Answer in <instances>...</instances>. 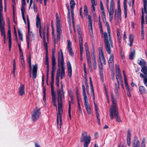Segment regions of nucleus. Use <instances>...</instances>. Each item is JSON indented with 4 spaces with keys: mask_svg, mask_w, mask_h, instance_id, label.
I'll return each mask as SVG.
<instances>
[{
    "mask_svg": "<svg viewBox=\"0 0 147 147\" xmlns=\"http://www.w3.org/2000/svg\"><path fill=\"white\" fill-rule=\"evenodd\" d=\"M121 12H117L116 10L115 11V19H117L118 20L119 18H120L121 17Z\"/></svg>",
    "mask_w": 147,
    "mask_h": 147,
    "instance_id": "nucleus-38",
    "label": "nucleus"
},
{
    "mask_svg": "<svg viewBox=\"0 0 147 147\" xmlns=\"http://www.w3.org/2000/svg\"><path fill=\"white\" fill-rule=\"evenodd\" d=\"M138 64L140 65L141 67L145 66L146 63L143 59H141L140 61L138 63Z\"/></svg>",
    "mask_w": 147,
    "mask_h": 147,
    "instance_id": "nucleus-40",
    "label": "nucleus"
},
{
    "mask_svg": "<svg viewBox=\"0 0 147 147\" xmlns=\"http://www.w3.org/2000/svg\"><path fill=\"white\" fill-rule=\"evenodd\" d=\"M3 7L1 1L0 0V24L5 23L3 17Z\"/></svg>",
    "mask_w": 147,
    "mask_h": 147,
    "instance_id": "nucleus-21",
    "label": "nucleus"
},
{
    "mask_svg": "<svg viewBox=\"0 0 147 147\" xmlns=\"http://www.w3.org/2000/svg\"><path fill=\"white\" fill-rule=\"evenodd\" d=\"M5 23L0 24V31L2 36L5 35Z\"/></svg>",
    "mask_w": 147,
    "mask_h": 147,
    "instance_id": "nucleus-24",
    "label": "nucleus"
},
{
    "mask_svg": "<svg viewBox=\"0 0 147 147\" xmlns=\"http://www.w3.org/2000/svg\"><path fill=\"white\" fill-rule=\"evenodd\" d=\"M71 10H74L75 5V3L74 0H71L70 2Z\"/></svg>",
    "mask_w": 147,
    "mask_h": 147,
    "instance_id": "nucleus-39",
    "label": "nucleus"
},
{
    "mask_svg": "<svg viewBox=\"0 0 147 147\" xmlns=\"http://www.w3.org/2000/svg\"><path fill=\"white\" fill-rule=\"evenodd\" d=\"M91 140L90 136L88 135L86 131H84L82 133L80 142L84 143V147H88V145L90 143Z\"/></svg>",
    "mask_w": 147,
    "mask_h": 147,
    "instance_id": "nucleus-4",
    "label": "nucleus"
},
{
    "mask_svg": "<svg viewBox=\"0 0 147 147\" xmlns=\"http://www.w3.org/2000/svg\"><path fill=\"white\" fill-rule=\"evenodd\" d=\"M56 67H52V73L51 76V92H55L54 91L53 85L54 82V76L55 73V71Z\"/></svg>",
    "mask_w": 147,
    "mask_h": 147,
    "instance_id": "nucleus-12",
    "label": "nucleus"
},
{
    "mask_svg": "<svg viewBox=\"0 0 147 147\" xmlns=\"http://www.w3.org/2000/svg\"><path fill=\"white\" fill-rule=\"evenodd\" d=\"M93 64L94 68V69L96 70L97 69L96 62V61H93Z\"/></svg>",
    "mask_w": 147,
    "mask_h": 147,
    "instance_id": "nucleus-60",
    "label": "nucleus"
},
{
    "mask_svg": "<svg viewBox=\"0 0 147 147\" xmlns=\"http://www.w3.org/2000/svg\"><path fill=\"white\" fill-rule=\"evenodd\" d=\"M41 114L40 109L37 107L34 109L31 118L32 121H36L38 120Z\"/></svg>",
    "mask_w": 147,
    "mask_h": 147,
    "instance_id": "nucleus-8",
    "label": "nucleus"
},
{
    "mask_svg": "<svg viewBox=\"0 0 147 147\" xmlns=\"http://www.w3.org/2000/svg\"><path fill=\"white\" fill-rule=\"evenodd\" d=\"M141 27L142 29V36H144V12L143 10V8H142V16H141Z\"/></svg>",
    "mask_w": 147,
    "mask_h": 147,
    "instance_id": "nucleus-13",
    "label": "nucleus"
},
{
    "mask_svg": "<svg viewBox=\"0 0 147 147\" xmlns=\"http://www.w3.org/2000/svg\"><path fill=\"white\" fill-rule=\"evenodd\" d=\"M56 27L57 29V40H60L61 38V34L62 33V30L61 28V24L59 17H56Z\"/></svg>",
    "mask_w": 147,
    "mask_h": 147,
    "instance_id": "nucleus-7",
    "label": "nucleus"
},
{
    "mask_svg": "<svg viewBox=\"0 0 147 147\" xmlns=\"http://www.w3.org/2000/svg\"><path fill=\"white\" fill-rule=\"evenodd\" d=\"M115 67L116 71V73H121L119 68V67L117 66V64H115Z\"/></svg>",
    "mask_w": 147,
    "mask_h": 147,
    "instance_id": "nucleus-53",
    "label": "nucleus"
},
{
    "mask_svg": "<svg viewBox=\"0 0 147 147\" xmlns=\"http://www.w3.org/2000/svg\"><path fill=\"white\" fill-rule=\"evenodd\" d=\"M88 14V10L87 9V7L85 5L84 7V14L85 15H87Z\"/></svg>",
    "mask_w": 147,
    "mask_h": 147,
    "instance_id": "nucleus-50",
    "label": "nucleus"
},
{
    "mask_svg": "<svg viewBox=\"0 0 147 147\" xmlns=\"http://www.w3.org/2000/svg\"><path fill=\"white\" fill-rule=\"evenodd\" d=\"M57 93L58 104H63V100L64 99L65 97L62 84H61V89L58 90Z\"/></svg>",
    "mask_w": 147,
    "mask_h": 147,
    "instance_id": "nucleus-9",
    "label": "nucleus"
},
{
    "mask_svg": "<svg viewBox=\"0 0 147 147\" xmlns=\"http://www.w3.org/2000/svg\"><path fill=\"white\" fill-rule=\"evenodd\" d=\"M18 93L20 96H22L25 94V85L23 84H21L18 88Z\"/></svg>",
    "mask_w": 147,
    "mask_h": 147,
    "instance_id": "nucleus-17",
    "label": "nucleus"
},
{
    "mask_svg": "<svg viewBox=\"0 0 147 147\" xmlns=\"http://www.w3.org/2000/svg\"><path fill=\"white\" fill-rule=\"evenodd\" d=\"M63 104H58V113L57 114V127L59 128H59H61V126L62 125V119L61 115L63 114V111L62 109Z\"/></svg>",
    "mask_w": 147,
    "mask_h": 147,
    "instance_id": "nucleus-5",
    "label": "nucleus"
},
{
    "mask_svg": "<svg viewBox=\"0 0 147 147\" xmlns=\"http://www.w3.org/2000/svg\"><path fill=\"white\" fill-rule=\"evenodd\" d=\"M105 25L107 27L108 34L109 36V40L111 47H113V41L112 40L111 35V31L109 24L108 22H106Z\"/></svg>",
    "mask_w": 147,
    "mask_h": 147,
    "instance_id": "nucleus-15",
    "label": "nucleus"
},
{
    "mask_svg": "<svg viewBox=\"0 0 147 147\" xmlns=\"http://www.w3.org/2000/svg\"><path fill=\"white\" fill-rule=\"evenodd\" d=\"M131 133L129 129H128L127 131V142L128 146L130 145L131 143Z\"/></svg>",
    "mask_w": 147,
    "mask_h": 147,
    "instance_id": "nucleus-22",
    "label": "nucleus"
},
{
    "mask_svg": "<svg viewBox=\"0 0 147 147\" xmlns=\"http://www.w3.org/2000/svg\"><path fill=\"white\" fill-rule=\"evenodd\" d=\"M112 105L111 107L109 110L110 117L111 119L115 118L116 121L118 122H121V121L119 116V112L117 105L115 99L113 96H111Z\"/></svg>",
    "mask_w": 147,
    "mask_h": 147,
    "instance_id": "nucleus-2",
    "label": "nucleus"
},
{
    "mask_svg": "<svg viewBox=\"0 0 147 147\" xmlns=\"http://www.w3.org/2000/svg\"><path fill=\"white\" fill-rule=\"evenodd\" d=\"M126 0H124L123 5L124 9V14L125 16V18H126L127 17V7L126 6Z\"/></svg>",
    "mask_w": 147,
    "mask_h": 147,
    "instance_id": "nucleus-30",
    "label": "nucleus"
},
{
    "mask_svg": "<svg viewBox=\"0 0 147 147\" xmlns=\"http://www.w3.org/2000/svg\"><path fill=\"white\" fill-rule=\"evenodd\" d=\"M85 108L87 113L88 115L91 114V108L89 105L85 106Z\"/></svg>",
    "mask_w": 147,
    "mask_h": 147,
    "instance_id": "nucleus-42",
    "label": "nucleus"
},
{
    "mask_svg": "<svg viewBox=\"0 0 147 147\" xmlns=\"http://www.w3.org/2000/svg\"><path fill=\"white\" fill-rule=\"evenodd\" d=\"M67 47L68 49L69 53L70 55L71 56H73L74 55V53L73 52L72 48V44L70 41L69 40H67Z\"/></svg>",
    "mask_w": 147,
    "mask_h": 147,
    "instance_id": "nucleus-16",
    "label": "nucleus"
},
{
    "mask_svg": "<svg viewBox=\"0 0 147 147\" xmlns=\"http://www.w3.org/2000/svg\"><path fill=\"white\" fill-rule=\"evenodd\" d=\"M67 67L68 69V75L71 77L72 75V68L70 62L68 61L67 63Z\"/></svg>",
    "mask_w": 147,
    "mask_h": 147,
    "instance_id": "nucleus-29",
    "label": "nucleus"
},
{
    "mask_svg": "<svg viewBox=\"0 0 147 147\" xmlns=\"http://www.w3.org/2000/svg\"><path fill=\"white\" fill-rule=\"evenodd\" d=\"M71 105L70 103H69V109H68V113L70 117V119H71Z\"/></svg>",
    "mask_w": 147,
    "mask_h": 147,
    "instance_id": "nucleus-54",
    "label": "nucleus"
},
{
    "mask_svg": "<svg viewBox=\"0 0 147 147\" xmlns=\"http://www.w3.org/2000/svg\"><path fill=\"white\" fill-rule=\"evenodd\" d=\"M22 1V7L21 8V11H25V6L26 5L25 0H21Z\"/></svg>",
    "mask_w": 147,
    "mask_h": 147,
    "instance_id": "nucleus-41",
    "label": "nucleus"
},
{
    "mask_svg": "<svg viewBox=\"0 0 147 147\" xmlns=\"http://www.w3.org/2000/svg\"><path fill=\"white\" fill-rule=\"evenodd\" d=\"M36 26L37 28L39 27V33L40 36L41 38L42 37V31H41V26L40 24V19L39 17L38 14L36 16Z\"/></svg>",
    "mask_w": 147,
    "mask_h": 147,
    "instance_id": "nucleus-11",
    "label": "nucleus"
},
{
    "mask_svg": "<svg viewBox=\"0 0 147 147\" xmlns=\"http://www.w3.org/2000/svg\"><path fill=\"white\" fill-rule=\"evenodd\" d=\"M129 45L131 47L133 44L134 40V36L131 34H130L129 36Z\"/></svg>",
    "mask_w": 147,
    "mask_h": 147,
    "instance_id": "nucleus-37",
    "label": "nucleus"
},
{
    "mask_svg": "<svg viewBox=\"0 0 147 147\" xmlns=\"http://www.w3.org/2000/svg\"><path fill=\"white\" fill-rule=\"evenodd\" d=\"M27 22L28 28H29V27L30 26V22L28 16V15L27 16Z\"/></svg>",
    "mask_w": 147,
    "mask_h": 147,
    "instance_id": "nucleus-59",
    "label": "nucleus"
},
{
    "mask_svg": "<svg viewBox=\"0 0 147 147\" xmlns=\"http://www.w3.org/2000/svg\"><path fill=\"white\" fill-rule=\"evenodd\" d=\"M68 10V13H67V17L68 19V21L69 22H70L71 21V16H70V10L69 7V6L68 4L66 5Z\"/></svg>",
    "mask_w": 147,
    "mask_h": 147,
    "instance_id": "nucleus-35",
    "label": "nucleus"
},
{
    "mask_svg": "<svg viewBox=\"0 0 147 147\" xmlns=\"http://www.w3.org/2000/svg\"><path fill=\"white\" fill-rule=\"evenodd\" d=\"M139 91L141 94H146L147 90L145 88L142 86H140L139 87Z\"/></svg>",
    "mask_w": 147,
    "mask_h": 147,
    "instance_id": "nucleus-25",
    "label": "nucleus"
},
{
    "mask_svg": "<svg viewBox=\"0 0 147 147\" xmlns=\"http://www.w3.org/2000/svg\"><path fill=\"white\" fill-rule=\"evenodd\" d=\"M43 42L44 43L46 42L45 28H44L43 30Z\"/></svg>",
    "mask_w": 147,
    "mask_h": 147,
    "instance_id": "nucleus-47",
    "label": "nucleus"
},
{
    "mask_svg": "<svg viewBox=\"0 0 147 147\" xmlns=\"http://www.w3.org/2000/svg\"><path fill=\"white\" fill-rule=\"evenodd\" d=\"M21 63L22 64V67L23 68V69L24 70L25 68V62H24V60H21Z\"/></svg>",
    "mask_w": 147,
    "mask_h": 147,
    "instance_id": "nucleus-58",
    "label": "nucleus"
},
{
    "mask_svg": "<svg viewBox=\"0 0 147 147\" xmlns=\"http://www.w3.org/2000/svg\"><path fill=\"white\" fill-rule=\"evenodd\" d=\"M130 89H129V90H127V96L129 97H130L131 96L130 93Z\"/></svg>",
    "mask_w": 147,
    "mask_h": 147,
    "instance_id": "nucleus-63",
    "label": "nucleus"
},
{
    "mask_svg": "<svg viewBox=\"0 0 147 147\" xmlns=\"http://www.w3.org/2000/svg\"><path fill=\"white\" fill-rule=\"evenodd\" d=\"M140 76L143 78L144 83L147 87V76H144V75L140 73Z\"/></svg>",
    "mask_w": 147,
    "mask_h": 147,
    "instance_id": "nucleus-33",
    "label": "nucleus"
},
{
    "mask_svg": "<svg viewBox=\"0 0 147 147\" xmlns=\"http://www.w3.org/2000/svg\"><path fill=\"white\" fill-rule=\"evenodd\" d=\"M88 20L89 28L90 31H93L92 24V21L91 20V17L90 15L88 16Z\"/></svg>",
    "mask_w": 147,
    "mask_h": 147,
    "instance_id": "nucleus-26",
    "label": "nucleus"
},
{
    "mask_svg": "<svg viewBox=\"0 0 147 147\" xmlns=\"http://www.w3.org/2000/svg\"><path fill=\"white\" fill-rule=\"evenodd\" d=\"M7 36L8 38H11V31L10 30H9L7 32Z\"/></svg>",
    "mask_w": 147,
    "mask_h": 147,
    "instance_id": "nucleus-62",
    "label": "nucleus"
},
{
    "mask_svg": "<svg viewBox=\"0 0 147 147\" xmlns=\"http://www.w3.org/2000/svg\"><path fill=\"white\" fill-rule=\"evenodd\" d=\"M140 144L138 140L134 139L132 143V147H140Z\"/></svg>",
    "mask_w": 147,
    "mask_h": 147,
    "instance_id": "nucleus-28",
    "label": "nucleus"
},
{
    "mask_svg": "<svg viewBox=\"0 0 147 147\" xmlns=\"http://www.w3.org/2000/svg\"><path fill=\"white\" fill-rule=\"evenodd\" d=\"M31 55L30 54H29V56L28 58V62L29 63V65H30L31 64Z\"/></svg>",
    "mask_w": 147,
    "mask_h": 147,
    "instance_id": "nucleus-61",
    "label": "nucleus"
},
{
    "mask_svg": "<svg viewBox=\"0 0 147 147\" xmlns=\"http://www.w3.org/2000/svg\"><path fill=\"white\" fill-rule=\"evenodd\" d=\"M141 71L144 74V76H147V66L142 67Z\"/></svg>",
    "mask_w": 147,
    "mask_h": 147,
    "instance_id": "nucleus-34",
    "label": "nucleus"
},
{
    "mask_svg": "<svg viewBox=\"0 0 147 147\" xmlns=\"http://www.w3.org/2000/svg\"><path fill=\"white\" fill-rule=\"evenodd\" d=\"M82 92H83V94H86V90L85 86L84 84H83L82 86Z\"/></svg>",
    "mask_w": 147,
    "mask_h": 147,
    "instance_id": "nucleus-56",
    "label": "nucleus"
},
{
    "mask_svg": "<svg viewBox=\"0 0 147 147\" xmlns=\"http://www.w3.org/2000/svg\"><path fill=\"white\" fill-rule=\"evenodd\" d=\"M71 17L72 18V22L73 23L74 22V10H71Z\"/></svg>",
    "mask_w": 147,
    "mask_h": 147,
    "instance_id": "nucleus-55",
    "label": "nucleus"
},
{
    "mask_svg": "<svg viewBox=\"0 0 147 147\" xmlns=\"http://www.w3.org/2000/svg\"><path fill=\"white\" fill-rule=\"evenodd\" d=\"M25 11H21V12H22V19H23V20H24L25 23V24H26V22L25 18V17L24 16Z\"/></svg>",
    "mask_w": 147,
    "mask_h": 147,
    "instance_id": "nucleus-51",
    "label": "nucleus"
},
{
    "mask_svg": "<svg viewBox=\"0 0 147 147\" xmlns=\"http://www.w3.org/2000/svg\"><path fill=\"white\" fill-rule=\"evenodd\" d=\"M28 33L26 35V41L28 40V41H30V39H32L34 38V35L32 32L31 31L30 32V26L29 28H28Z\"/></svg>",
    "mask_w": 147,
    "mask_h": 147,
    "instance_id": "nucleus-18",
    "label": "nucleus"
},
{
    "mask_svg": "<svg viewBox=\"0 0 147 147\" xmlns=\"http://www.w3.org/2000/svg\"><path fill=\"white\" fill-rule=\"evenodd\" d=\"M100 7L101 10L102 11H105V9L104 7V6L103 5V3L101 1H100Z\"/></svg>",
    "mask_w": 147,
    "mask_h": 147,
    "instance_id": "nucleus-52",
    "label": "nucleus"
},
{
    "mask_svg": "<svg viewBox=\"0 0 147 147\" xmlns=\"http://www.w3.org/2000/svg\"><path fill=\"white\" fill-rule=\"evenodd\" d=\"M18 34L20 39L22 41H23V39L22 34L21 30L20 29L18 30Z\"/></svg>",
    "mask_w": 147,
    "mask_h": 147,
    "instance_id": "nucleus-45",
    "label": "nucleus"
},
{
    "mask_svg": "<svg viewBox=\"0 0 147 147\" xmlns=\"http://www.w3.org/2000/svg\"><path fill=\"white\" fill-rule=\"evenodd\" d=\"M85 84L86 87V88L88 89L89 88V86L88 83V79L86 76H85Z\"/></svg>",
    "mask_w": 147,
    "mask_h": 147,
    "instance_id": "nucleus-57",
    "label": "nucleus"
},
{
    "mask_svg": "<svg viewBox=\"0 0 147 147\" xmlns=\"http://www.w3.org/2000/svg\"><path fill=\"white\" fill-rule=\"evenodd\" d=\"M100 33L102 36L104 35V42L106 51L108 54H110L111 51L110 47V43H109L108 34L107 32H105L103 33L102 27H99Z\"/></svg>",
    "mask_w": 147,
    "mask_h": 147,
    "instance_id": "nucleus-3",
    "label": "nucleus"
},
{
    "mask_svg": "<svg viewBox=\"0 0 147 147\" xmlns=\"http://www.w3.org/2000/svg\"><path fill=\"white\" fill-rule=\"evenodd\" d=\"M37 65L35 64L33 66L32 70V78L34 80L36 78L37 76Z\"/></svg>",
    "mask_w": 147,
    "mask_h": 147,
    "instance_id": "nucleus-20",
    "label": "nucleus"
},
{
    "mask_svg": "<svg viewBox=\"0 0 147 147\" xmlns=\"http://www.w3.org/2000/svg\"><path fill=\"white\" fill-rule=\"evenodd\" d=\"M83 96H84V103L85 106L89 105L88 104V100L87 96L86 94H83Z\"/></svg>",
    "mask_w": 147,
    "mask_h": 147,
    "instance_id": "nucleus-36",
    "label": "nucleus"
},
{
    "mask_svg": "<svg viewBox=\"0 0 147 147\" xmlns=\"http://www.w3.org/2000/svg\"><path fill=\"white\" fill-rule=\"evenodd\" d=\"M79 44L80 47H83V40L82 38L81 35L79 36Z\"/></svg>",
    "mask_w": 147,
    "mask_h": 147,
    "instance_id": "nucleus-48",
    "label": "nucleus"
},
{
    "mask_svg": "<svg viewBox=\"0 0 147 147\" xmlns=\"http://www.w3.org/2000/svg\"><path fill=\"white\" fill-rule=\"evenodd\" d=\"M116 78L118 83L120 82L123 86L122 78L121 73H116Z\"/></svg>",
    "mask_w": 147,
    "mask_h": 147,
    "instance_id": "nucleus-27",
    "label": "nucleus"
},
{
    "mask_svg": "<svg viewBox=\"0 0 147 147\" xmlns=\"http://www.w3.org/2000/svg\"><path fill=\"white\" fill-rule=\"evenodd\" d=\"M99 69L100 73V77L102 79V80L103 82V66L101 65H99Z\"/></svg>",
    "mask_w": 147,
    "mask_h": 147,
    "instance_id": "nucleus-31",
    "label": "nucleus"
},
{
    "mask_svg": "<svg viewBox=\"0 0 147 147\" xmlns=\"http://www.w3.org/2000/svg\"><path fill=\"white\" fill-rule=\"evenodd\" d=\"M55 48L53 49L52 57V67H56V60L55 56Z\"/></svg>",
    "mask_w": 147,
    "mask_h": 147,
    "instance_id": "nucleus-14",
    "label": "nucleus"
},
{
    "mask_svg": "<svg viewBox=\"0 0 147 147\" xmlns=\"http://www.w3.org/2000/svg\"><path fill=\"white\" fill-rule=\"evenodd\" d=\"M94 107H95V111L96 114V116H98L99 115V113H98V107L96 105V104L94 102Z\"/></svg>",
    "mask_w": 147,
    "mask_h": 147,
    "instance_id": "nucleus-46",
    "label": "nucleus"
},
{
    "mask_svg": "<svg viewBox=\"0 0 147 147\" xmlns=\"http://www.w3.org/2000/svg\"><path fill=\"white\" fill-rule=\"evenodd\" d=\"M91 1L92 4V6H95L96 5V4L95 2V0H91Z\"/></svg>",
    "mask_w": 147,
    "mask_h": 147,
    "instance_id": "nucleus-64",
    "label": "nucleus"
},
{
    "mask_svg": "<svg viewBox=\"0 0 147 147\" xmlns=\"http://www.w3.org/2000/svg\"><path fill=\"white\" fill-rule=\"evenodd\" d=\"M107 7L109 14V21L111 22L113 20L115 8L113 0H110V9L109 7V2H107Z\"/></svg>",
    "mask_w": 147,
    "mask_h": 147,
    "instance_id": "nucleus-6",
    "label": "nucleus"
},
{
    "mask_svg": "<svg viewBox=\"0 0 147 147\" xmlns=\"http://www.w3.org/2000/svg\"><path fill=\"white\" fill-rule=\"evenodd\" d=\"M116 32L117 33V41L119 43V44H120L121 43V36L120 32L118 28L117 29Z\"/></svg>",
    "mask_w": 147,
    "mask_h": 147,
    "instance_id": "nucleus-32",
    "label": "nucleus"
},
{
    "mask_svg": "<svg viewBox=\"0 0 147 147\" xmlns=\"http://www.w3.org/2000/svg\"><path fill=\"white\" fill-rule=\"evenodd\" d=\"M135 50H134L133 51L131 52L129 56V58L130 60H132L134 59L135 55Z\"/></svg>",
    "mask_w": 147,
    "mask_h": 147,
    "instance_id": "nucleus-43",
    "label": "nucleus"
},
{
    "mask_svg": "<svg viewBox=\"0 0 147 147\" xmlns=\"http://www.w3.org/2000/svg\"><path fill=\"white\" fill-rule=\"evenodd\" d=\"M61 53H59L58 57V67L57 69L56 77V85L59 86V78L61 75V79H62L65 76V66H64V58L62 50L60 49Z\"/></svg>",
    "mask_w": 147,
    "mask_h": 147,
    "instance_id": "nucleus-1",
    "label": "nucleus"
},
{
    "mask_svg": "<svg viewBox=\"0 0 147 147\" xmlns=\"http://www.w3.org/2000/svg\"><path fill=\"white\" fill-rule=\"evenodd\" d=\"M51 94L52 96V104H53V105L57 108V97L55 92H51Z\"/></svg>",
    "mask_w": 147,
    "mask_h": 147,
    "instance_id": "nucleus-19",
    "label": "nucleus"
},
{
    "mask_svg": "<svg viewBox=\"0 0 147 147\" xmlns=\"http://www.w3.org/2000/svg\"><path fill=\"white\" fill-rule=\"evenodd\" d=\"M143 4H144V12H147V0H143Z\"/></svg>",
    "mask_w": 147,
    "mask_h": 147,
    "instance_id": "nucleus-44",
    "label": "nucleus"
},
{
    "mask_svg": "<svg viewBox=\"0 0 147 147\" xmlns=\"http://www.w3.org/2000/svg\"><path fill=\"white\" fill-rule=\"evenodd\" d=\"M45 64L47 65H49V58L48 56V53H47V51L46 53V62H45Z\"/></svg>",
    "mask_w": 147,
    "mask_h": 147,
    "instance_id": "nucleus-49",
    "label": "nucleus"
},
{
    "mask_svg": "<svg viewBox=\"0 0 147 147\" xmlns=\"http://www.w3.org/2000/svg\"><path fill=\"white\" fill-rule=\"evenodd\" d=\"M113 59V54H111L109 57V64L110 67H113L114 65Z\"/></svg>",
    "mask_w": 147,
    "mask_h": 147,
    "instance_id": "nucleus-23",
    "label": "nucleus"
},
{
    "mask_svg": "<svg viewBox=\"0 0 147 147\" xmlns=\"http://www.w3.org/2000/svg\"><path fill=\"white\" fill-rule=\"evenodd\" d=\"M99 61L98 62H100V64L99 65H101L103 66V64L105 65L106 61L104 57L103 52L102 50V47L99 48Z\"/></svg>",
    "mask_w": 147,
    "mask_h": 147,
    "instance_id": "nucleus-10",
    "label": "nucleus"
}]
</instances>
